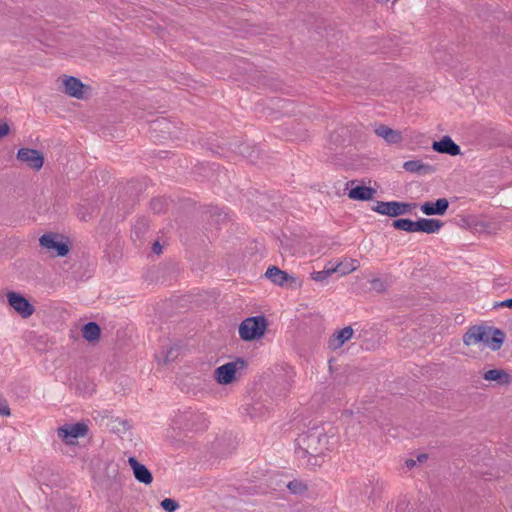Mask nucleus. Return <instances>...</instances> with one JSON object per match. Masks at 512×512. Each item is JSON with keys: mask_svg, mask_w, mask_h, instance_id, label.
Masks as SVG:
<instances>
[{"mask_svg": "<svg viewBox=\"0 0 512 512\" xmlns=\"http://www.w3.org/2000/svg\"><path fill=\"white\" fill-rule=\"evenodd\" d=\"M504 341V334L499 329L473 327L463 336V342L467 346L482 343L485 347L495 351Z\"/></svg>", "mask_w": 512, "mask_h": 512, "instance_id": "obj_1", "label": "nucleus"}, {"mask_svg": "<svg viewBox=\"0 0 512 512\" xmlns=\"http://www.w3.org/2000/svg\"><path fill=\"white\" fill-rule=\"evenodd\" d=\"M267 322L263 316L249 317L239 326V335L242 340L251 341L261 338L266 330Z\"/></svg>", "mask_w": 512, "mask_h": 512, "instance_id": "obj_2", "label": "nucleus"}, {"mask_svg": "<svg viewBox=\"0 0 512 512\" xmlns=\"http://www.w3.org/2000/svg\"><path fill=\"white\" fill-rule=\"evenodd\" d=\"M244 368L245 362L242 359H237L217 367L214 371V378L218 384L228 385L236 379L237 372Z\"/></svg>", "mask_w": 512, "mask_h": 512, "instance_id": "obj_3", "label": "nucleus"}, {"mask_svg": "<svg viewBox=\"0 0 512 512\" xmlns=\"http://www.w3.org/2000/svg\"><path fill=\"white\" fill-rule=\"evenodd\" d=\"M299 448L296 450L297 457L301 461L302 465L314 467L317 465L318 457L308 450L311 443H318L320 437L317 435L301 436L298 438Z\"/></svg>", "mask_w": 512, "mask_h": 512, "instance_id": "obj_4", "label": "nucleus"}, {"mask_svg": "<svg viewBox=\"0 0 512 512\" xmlns=\"http://www.w3.org/2000/svg\"><path fill=\"white\" fill-rule=\"evenodd\" d=\"M87 432V425L78 422L74 424H65L58 428L57 435L66 444L73 445L78 438L86 436Z\"/></svg>", "mask_w": 512, "mask_h": 512, "instance_id": "obj_5", "label": "nucleus"}, {"mask_svg": "<svg viewBox=\"0 0 512 512\" xmlns=\"http://www.w3.org/2000/svg\"><path fill=\"white\" fill-rule=\"evenodd\" d=\"M411 208L412 205L408 203L397 201H377L376 204L372 207V210L381 215L397 217L409 213L411 211Z\"/></svg>", "mask_w": 512, "mask_h": 512, "instance_id": "obj_6", "label": "nucleus"}, {"mask_svg": "<svg viewBox=\"0 0 512 512\" xmlns=\"http://www.w3.org/2000/svg\"><path fill=\"white\" fill-rule=\"evenodd\" d=\"M6 297L9 306L22 318H29L34 313L33 305L20 293L10 291Z\"/></svg>", "mask_w": 512, "mask_h": 512, "instance_id": "obj_7", "label": "nucleus"}, {"mask_svg": "<svg viewBox=\"0 0 512 512\" xmlns=\"http://www.w3.org/2000/svg\"><path fill=\"white\" fill-rule=\"evenodd\" d=\"M40 245L55 256H65L69 252L68 245L60 240L57 234H44L39 239Z\"/></svg>", "mask_w": 512, "mask_h": 512, "instance_id": "obj_8", "label": "nucleus"}, {"mask_svg": "<svg viewBox=\"0 0 512 512\" xmlns=\"http://www.w3.org/2000/svg\"><path fill=\"white\" fill-rule=\"evenodd\" d=\"M357 268L358 261L353 259L346 260L344 262H339L337 264L328 263L322 269V281L324 280V278L332 274H337V276L341 277L355 271Z\"/></svg>", "mask_w": 512, "mask_h": 512, "instance_id": "obj_9", "label": "nucleus"}, {"mask_svg": "<svg viewBox=\"0 0 512 512\" xmlns=\"http://www.w3.org/2000/svg\"><path fill=\"white\" fill-rule=\"evenodd\" d=\"M17 158L34 170H40L44 162V158L39 151L29 148H21L17 153Z\"/></svg>", "mask_w": 512, "mask_h": 512, "instance_id": "obj_10", "label": "nucleus"}, {"mask_svg": "<svg viewBox=\"0 0 512 512\" xmlns=\"http://www.w3.org/2000/svg\"><path fill=\"white\" fill-rule=\"evenodd\" d=\"M374 133L383 139L388 145H398L403 141V135L400 131L390 128L387 125L380 124L374 128Z\"/></svg>", "mask_w": 512, "mask_h": 512, "instance_id": "obj_11", "label": "nucleus"}, {"mask_svg": "<svg viewBox=\"0 0 512 512\" xmlns=\"http://www.w3.org/2000/svg\"><path fill=\"white\" fill-rule=\"evenodd\" d=\"M483 378L486 381L494 382L496 386L506 387L512 383V373L503 369H490L484 372Z\"/></svg>", "mask_w": 512, "mask_h": 512, "instance_id": "obj_12", "label": "nucleus"}, {"mask_svg": "<svg viewBox=\"0 0 512 512\" xmlns=\"http://www.w3.org/2000/svg\"><path fill=\"white\" fill-rule=\"evenodd\" d=\"M128 463H129L131 469L133 470V474H134L135 479L138 482L143 483L145 485H149V484L152 483L153 476H152L151 472L148 470V468L145 465L141 464L134 457H130L128 459Z\"/></svg>", "mask_w": 512, "mask_h": 512, "instance_id": "obj_13", "label": "nucleus"}, {"mask_svg": "<svg viewBox=\"0 0 512 512\" xmlns=\"http://www.w3.org/2000/svg\"><path fill=\"white\" fill-rule=\"evenodd\" d=\"M63 86L65 93L77 99L84 98V84L73 76H68L63 79Z\"/></svg>", "mask_w": 512, "mask_h": 512, "instance_id": "obj_14", "label": "nucleus"}, {"mask_svg": "<svg viewBox=\"0 0 512 512\" xmlns=\"http://www.w3.org/2000/svg\"><path fill=\"white\" fill-rule=\"evenodd\" d=\"M354 331L351 327H345L335 332L328 340V348L337 350L352 338Z\"/></svg>", "mask_w": 512, "mask_h": 512, "instance_id": "obj_15", "label": "nucleus"}, {"mask_svg": "<svg viewBox=\"0 0 512 512\" xmlns=\"http://www.w3.org/2000/svg\"><path fill=\"white\" fill-rule=\"evenodd\" d=\"M449 206V202L445 198H440L436 202H425L420 206V210L425 215H444Z\"/></svg>", "mask_w": 512, "mask_h": 512, "instance_id": "obj_16", "label": "nucleus"}, {"mask_svg": "<svg viewBox=\"0 0 512 512\" xmlns=\"http://www.w3.org/2000/svg\"><path fill=\"white\" fill-rule=\"evenodd\" d=\"M433 149L439 153L456 156L460 154V147L449 137L444 136L441 140L433 143Z\"/></svg>", "mask_w": 512, "mask_h": 512, "instance_id": "obj_17", "label": "nucleus"}, {"mask_svg": "<svg viewBox=\"0 0 512 512\" xmlns=\"http://www.w3.org/2000/svg\"><path fill=\"white\" fill-rule=\"evenodd\" d=\"M266 278H268L272 283L284 286L290 280L296 283V279L289 275L287 272L280 270L276 266H271L267 269L265 273Z\"/></svg>", "mask_w": 512, "mask_h": 512, "instance_id": "obj_18", "label": "nucleus"}, {"mask_svg": "<svg viewBox=\"0 0 512 512\" xmlns=\"http://www.w3.org/2000/svg\"><path fill=\"white\" fill-rule=\"evenodd\" d=\"M376 193V190L363 185L351 187L348 192V197L352 200L368 201L371 200Z\"/></svg>", "mask_w": 512, "mask_h": 512, "instance_id": "obj_19", "label": "nucleus"}, {"mask_svg": "<svg viewBox=\"0 0 512 512\" xmlns=\"http://www.w3.org/2000/svg\"><path fill=\"white\" fill-rule=\"evenodd\" d=\"M443 223L440 220L421 218L416 221V232H423L427 234L437 233Z\"/></svg>", "mask_w": 512, "mask_h": 512, "instance_id": "obj_20", "label": "nucleus"}, {"mask_svg": "<svg viewBox=\"0 0 512 512\" xmlns=\"http://www.w3.org/2000/svg\"><path fill=\"white\" fill-rule=\"evenodd\" d=\"M403 168L407 172L418 173V174H423V175L429 174L433 171V168L430 165L424 164L420 160L406 161L403 164Z\"/></svg>", "mask_w": 512, "mask_h": 512, "instance_id": "obj_21", "label": "nucleus"}, {"mask_svg": "<svg viewBox=\"0 0 512 512\" xmlns=\"http://www.w3.org/2000/svg\"><path fill=\"white\" fill-rule=\"evenodd\" d=\"M244 410L251 418H259L265 415L267 408L262 402L255 401L252 404H248Z\"/></svg>", "mask_w": 512, "mask_h": 512, "instance_id": "obj_22", "label": "nucleus"}, {"mask_svg": "<svg viewBox=\"0 0 512 512\" xmlns=\"http://www.w3.org/2000/svg\"><path fill=\"white\" fill-rule=\"evenodd\" d=\"M82 335L88 341H95L100 336V327L95 322H89L82 328Z\"/></svg>", "mask_w": 512, "mask_h": 512, "instance_id": "obj_23", "label": "nucleus"}, {"mask_svg": "<svg viewBox=\"0 0 512 512\" xmlns=\"http://www.w3.org/2000/svg\"><path fill=\"white\" fill-rule=\"evenodd\" d=\"M392 226L395 229L406 231V232H416V221H412L410 219H397L393 221Z\"/></svg>", "mask_w": 512, "mask_h": 512, "instance_id": "obj_24", "label": "nucleus"}, {"mask_svg": "<svg viewBox=\"0 0 512 512\" xmlns=\"http://www.w3.org/2000/svg\"><path fill=\"white\" fill-rule=\"evenodd\" d=\"M284 485L291 491L293 494L302 495L307 491V485L300 481V480H293L289 481L287 483H284Z\"/></svg>", "mask_w": 512, "mask_h": 512, "instance_id": "obj_25", "label": "nucleus"}, {"mask_svg": "<svg viewBox=\"0 0 512 512\" xmlns=\"http://www.w3.org/2000/svg\"><path fill=\"white\" fill-rule=\"evenodd\" d=\"M160 505L167 512H174L179 508V504L171 498H165Z\"/></svg>", "mask_w": 512, "mask_h": 512, "instance_id": "obj_26", "label": "nucleus"}, {"mask_svg": "<svg viewBox=\"0 0 512 512\" xmlns=\"http://www.w3.org/2000/svg\"><path fill=\"white\" fill-rule=\"evenodd\" d=\"M164 207V201L162 199H154L151 202V209L156 212L160 213L163 210Z\"/></svg>", "mask_w": 512, "mask_h": 512, "instance_id": "obj_27", "label": "nucleus"}, {"mask_svg": "<svg viewBox=\"0 0 512 512\" xmlns=\"http://www.w3.org/2000/svg\"><path fill=\"white\" fill-rule=\"evenodd\" d=\"M10 408L5 399L0 397V415L2 416H10Z\"/></svg>", "mask_w": 512, "mask_h": 512, "instance_id": "obj_28", "label": "nucleus"}, {"mask_svg": "<svg viewBox=\"0 0 512 512\" xmlns=\"http://www.w3.org/2000/svg\"><path fill=\"white\" fill-rule=\"evenodd\" d=\"M503 307L512 308V298L506 299V300H503L500 302H496L494 304V308H503Z\"/></svg>", "mask_w": 512, "mask_h": 512, "instance_id": "obj_29", "label": "nucleus"}, {"mask_svg": "<svg viewBox=\"0 0 512 512\" xmlns=\"http://www.w3.org/2000/svg\"><path fill=\"white\" fill-rule=\"evenodd\" d=\"M9 126L6 123H0V138L6 136L9 133Z\"/></svg>", "mask_w": 512, "mask_h": 512, "instance_id": "obj_30", "label": "nucleus"}, {"mask_svg": "<svg viewBox=\"0 0 512 512\" xmlns=\"http://www.w3.org/2000/svg\"><path fill=\"white\" fill-rule=\"evenodd\" d=\"M152 250L156 254H160L162 252V246L160 245V243L158 241L154 242V244L152 246Z\"/></svg>", "mask_w": 512, "mask_h": 512, "instance_id": "obj_31", "label": "nucleus"}, {"mask_svg": "<svg viewBox=\"0 0 512 512\" xmlns=\"http://www.w3.org/2000/svg\"><path fill=\"white\" fill-rule=\"evenodd\" d=\"M415 465H416V461H415L414 459H408V460H406V466H407L408 468H412V467H414Z\"/></svg>", "mask_w": 512, "mask_h": 512, "instance_id": "obj_32", "label": "nucleus"}, {"mask_svg": "<svg viewBox=\"0 0 512 512\" xmlns=\"http://www.w3.org/2000/svg\"><path fill=\"white\" fill-rule=\"evenodd\" d=\"M312 278L316 281H319L320 280V272H313Z\"/></svg>", "mask_w": 512, "mask_h": 512, "instance_id": "obj_33", "label": "nucleus"}, {"mask_svg": "<svg viewBox=\"0 0 512 512\" xmlns=\"http://www.w3.org/2000/svg\"><path fill=\"white\" fill-rule=\"evenodd\" d=\"M426 459H427V455H425V454H420V455L418 456L417 461H418V462H423V461H425Z\"/></svg>", "mask_w": 512, "mask_h": 512, "instance_id": "obj_34", "label": "nucleus"}, {"mask_svg": "<svg viewBox=\"0 0 512 512\" xmlns=\"http://www.w3.org/2000/svg\"><path fill=\"white\" fill-rule=\"evenodd\" d=\"M354 183H355L354 181H350L349 183H347V185H351V186H353V185H354Z\"/></svg>", "mask_w": 512, "mask_h": 512, "instance_id": "obj_35", "label": "nucleus"}]
</instances>
